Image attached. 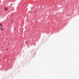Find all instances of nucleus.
Returning <instances> with one entry per match:
<instances>
[{
    "mask_svg": "<svg viewBox=\"0 0 79 79\" xmlns=\"http://www.w3.org/2000/svg\"><path fill=\"white\" fill-rule=\"evenodd\" d=\"M0 54H1V53H0Z\"/></svg>",
    "mask_w": 79,
    "mask_h": 79,
    "instance_id": "nucleus-6",
    "label": "nucleus"
},
{
    "mask_svg": "<svg viewBox=\"0 0 79 79\" xmlns=\"http://www.w3.org/2000/svg\"><path fill=\"white\" fill-rule=\"evenodd\" d=\"M0 26H2V25L1 23H0Z\"/></svg>",
    "mask_w": 79,
    "mask_h": 79,
    "instance_id": "nucleus-3",
    "label": "nucleus"
},
{
    "mask_svg": "<svg viewBox=\"0 0 79 79\" xmlns=\"http://www.w3.org/2000/svg\"><path fill=\"white\" fill-rule=\"evenodd\" d=\"M12 21H12H13V20H12V21Z\"/></svg>",
    "mask_w": 79,
    "mask_h": 79,
    "instance_id": "nucleus-5",
    "label": "nucleus"
},
{
    "mask_svg": "<svg viewBox=\"0 0 79 79\" xmlns=\"http://www.w3.org/2000/svg\"><path fill=\"white\" fill-rule=\"evenodd\" d=\"M8 50V49H6V50Z\"/></svg>",
    "mask_w": 79,
    "mask_h": 79,
    "instance_id": "nucleus-4",
    "label": "nucleus"
},
{
    "mask_svg": "<svg viewBox=\"0 0 79 79\" xmlns=\"http://www.w3.org/2000/svg\"><path fill=\"white\" fill-rule=\"evenodd\" d=\"M8 9V8H5V11H7V10Z\"/></svg>",
    "mask_w": 79,
    "mask_h": 79,
    "instance_id": "nucleus-1",
    "label": "nucleus"
},
{
    "mask_svg": "<svg viewBox=\"0 0 79 79\" xmlns=\"http://www.w3.org/2000/svg\"><path fill=\"white\" fill-rule=\"evenodd\" d=\"M1 29L2 31H3V28L2 27H1Z\"/></svg>",
    "mask_w": 79,
    "mask_h": 79,
    "instance_id": "nucleus-2",
    "label": "nucleus"
}]
</instances>
